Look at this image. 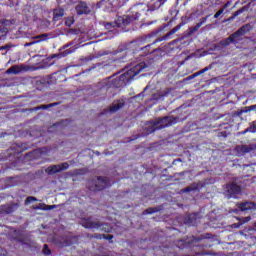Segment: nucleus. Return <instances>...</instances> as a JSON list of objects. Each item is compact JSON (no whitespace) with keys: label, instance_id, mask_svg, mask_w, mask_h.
<instances>
[{"label":"nucleus","instance_id":"15","mask_svg":"<svg viewBox=\"0 0 256 256\" xmlns=\"http://www.w3.org/2000/svg\"><path fill=\"white\" fill-rule=\"evenodd\" d=\"M49 37V34L36 35L33 37V41L27 42L24 44V47H31L32 45H37V43H41V41H45Z\"/></svg>","mask_w":256,"mask_h":256},{"label":"nucleus","instance_id":"49","mask_svg":"<svg viewBox=\"0 0 256 256\" xmlns=\"http://www.w3.org/2000/svg\"><path fill=\"white\" fill-rule=\"evenodd\" d=\"M148 25H153V22L148 23Z\"/></svg>","mask_w":256,"mask_h":256},{"label":"nucleus","instance_id":"20","mask_svg":"<svg viewBox=\"0 0 256 256\" xmlns=\"http://www.w3.org/2000/svg\"><path fill=\"white\" fill-rule=\"evenodd\" d=\"M121 61L119 58H109L108 63H105L103 65V69H108V71H112V69H115L116 63Z\"/></svg>","mask_w":256,"mask_h":256},{"label":"nucleus","instance_id":"18","mask_svg":"<svg viewBox=\"0 0 256 256\" xmlns=\"http://www.w3.org/2000/svg\"><path fill=\"white\" fill-rule=\"evenodd\" d=\"M25 70V66L13 65L6 70L7 75H19L21 71Z\"/></svg>","mask_w":256,"mask_h":256},{"label":"nucleus","instance_id":"40","mask_svg":"<svg viewBox=\"0 0 256 256\" xmlns=\"http://www.w3.org/2000/svg\"><path fill=\"white\" fill-rule=\"evenodd\" d=\"M255 109H256V104L248 107L249 111H255Z\"/></svg>","mask_w":256,"mask_h":256},{"label":"nucleus","instance_id":"30","mask_svg":"<svg viewBox=\"0 0 256 256\" xmlns=\"http://www.w3.org/2000/svg\"><path fill=\"white\" fill-rule=\"evenodd\" d=\"M243 11H245V7H242L240 9H238L237 11H235L232 15V17L229 18V20L231 21V19H235V17H239V15H241V13H243Z\"/></svg>","mask_w":256,"mask_h":256},{"label":"nucleus","instance_id":"7","mask_svg":"<svg viewBox=\"0 0 256 256\" xmlns=\"http://www.w3.org/2000/svg\"><path fill=\"white\" fill-rule=\"evenodd\" d=\"M110 183V180L106 176H96L95 179L89 182L88 189L94 192L103 191L111 185Z\"/></svg>","mask_w":256,"mask_h":256},{"label":"nucleus","instance_id":"31","mask_svg":"<svg viewBox=\"0 0 256 256\" xmlns=\"http://www.w3.org/2000/svg\"><path fill=\"white\" fill-rule=\"evenodd\" d=\"M74 23H75V18H73V16L66 18V21H65L66 27H71Z\"/></svg>","mask_w":256,"mask_h":256},{"label":"nucleus","instance_id":"33","mask_svg":"<svg viewBox=\"0 0 256 256\" xmlns=\"http://www.w3.org/2000/svg\"><path fill=\"white\" fill-rule=\"evenodd\" d=\"M7 37V28H0V39H5Z\"/></svg>","mask_w":256,"mask_h":256},{"label":"nucleus","instance_id":"22","mask_svg":"<svg viewBox=\"0 0 256 256\" xmlns=\"http://www.w3.org/2000/svg\"><path fill=\"white\" fill-rule=\"evenodd\" d=\"M113 237L114 236L111 234L105 235L100 233L90 235V239H106V241H110V243H113Z\"/></svg>","mask_w":256,"mask_h":256},{"label":"nucleus","instance_id":"17","mask_svg":"<svg viewBox=\"0 0 256 256\" xmlns=\"http://www.w3.org/2000/svg\"><path fill=\"white\" fill-rule=\"evenodd\" d=\"M236 207L239 209V211H251L253 207H255V203L253 202H237Z\"/></svg>","mask_w":256,"mask_h":256},{"label":"nucleus","instance_id":"39","mask_svg":"<svg viewBox=\"0 0 256 256\" xmlns=\"http://www.w3.org/2000/svg\"><path fill=\"white\" fill-rule=\"evenodd\" d=\"M7 255V250L0 248V256H5Z\"/></svg>","mask_w":256,"mask_h":256},{"label":"nucleus","instance_id":"48","mask_svg":"<svg viewBox=\"0 0 256 256\" xmlns=\"http://www.w3.org/2000/svg\"><path fill=\"white\" fill-rule=\"evenodd\" d=\"M229 5V3H226L224 7H227Z\"/></svg>","mask_w":256,"mask_h":256},{"label":"nucleus","instance_id":"19","mask_svg":"<svg viewBox=\"0 0 256 256\" xmlns=\"http://www.w3.org/2000/svg\"><path fill=\"white\" fill-rule=\"evenodd\" d=\"M235 151L239 155H246V153H250V151H253V147L249 145H238L236 146Z\"/></svg>","mask_w":256,"mask_h":256},{"label":"nucleus","instance_id":"13","mask_svg":"<svg viewBox=\"0 0 256 256\" xmlns=\"http://www.w3.org/2000/svg\"><path fill=\"white\" fill-rule=\"evenodd\" d=\"M80 225L84 227V229H99V227H103V224L99 222L91 221V218L82 219Z\"/></svg>","mask_w":256,"mask_h":256},{"label":"nucleus","instance_id":"36","mask_svg":"<svg viewBox=\"0 0 256 256\" xmlns=\"http://www.w3.org/2000/svg\"><path fill=\"white\" fill-rule=\"evenodd\" d=\"M224 11H225V8H221L219 11H217L214 14V19H219V17H221V15H223Z\"/></svg>","mask_w":256,"mask_h":256},{"label":"nucleus","instance_id":"44","mask_svg":"<svg viewBox=\"0 0 256 256\" xmlns=\"http://www.w3.org/2000/svg\"><path fill=\"white\" fill-rule=\"evenodd\" d=\"M169 95V92H165L162 97H167Z\"/></svg>","mask_w":256,"mask_h":256},{"label":"nucleus","instance_id":"51","mask_svg":"<svg viewBox=\"0 0 256 256\" xmlns=\"http://www.w3.org/2000/svg\"><path fill=\"white\" fill-rule=\"evenodd\" d=\"M251 1H256V0H251Z\"/></svg>","mask_w":256,"mask_h":256},{"label":"nucleus","instance_id":"6","mask_svg":"<svg viewBox=\"0 0 256 256\" xmlns=\"http://www.w3.org/2000/svg\"><path fill=\"white\" fill-rule=\"evenodd\" d=\"M203 239H213V234L205 233L199 237H193V240H176L174 244L176 245V247H178V249L183 251V249H191V247H195L194 243L203 241Z\"/></svg>","mask_w":256,"mask_h":256},{"label":"nucleus","instance_id":"21","mask_svg":"<svg viewBox=\"0 0 256 256\" xmlns=\"http://www.w3.org/2000/svg\"><path fill=\"white\" fill-rule=\"evenodd\" d=\"M207 19H209V15L201 18L199 23L189 29L190 33H197V31H199V29H201V27L207 22Z\"/></svg>","mask_w":256,"mask_h":256},{"label":"nucleus","instance_id":"10","mask_svg":"<svg viewBox=\"0 0 256 256\" xmlns=\"http://www.w3.org/2000/svg\"><path fill=\"white\" fill-rule=\"evenodd\" d=\"M74 43L73 42H69L65 45H63L61 48H60V51L62 52H59L57 54H53L51 56V59H63V57H67V55H71V53H75V50L78 48V47H75L73 49H68V47H73Z\"/></svg>","mask_w":256,"mask_h":256},{"label":"nucleus","instance_id":"43","mask_svg":"<svg viewBox=\"0 0 256 256\" xmlns=\"http://www.w3.org/2000/svg\"><path fill=\"white\" fill-rule=\"evenodd\" d=\"M224 129H229V124H220L219 127H223Z\"/></svg>","mask_w":256,"mask_h":256},{"label":"nucleus","instance_id":"3","mask_svg":"<svg viewBox=\"0 0 256 256\" xmlns=\"http://www.w3.org/2000/svg\"><path fill=\"white\" fill-rule=\"evenodd\" d=\"M177 123H181V118L179 116H165L162 118H158L156 121H150V127H146V133L151 135V133H155L159 129H165L171 125H177Z\"/></svg>","mask_w":256,"mask_h":256},{"label":"nucleus","instance_id":"46","mask_svg":"<svg viewBox=\"0 0 256 256\" xmlns=\"http://www.w3.org/2000/svg\"><path fill=\"white\" fill-rule=\"evenodd\" d=\"M39 1H41L42 3H47V1L49 0H39Z\"/></svg>","mask_w":256,"mask_h":256},{"label":"nucleus","instance_id":"35","mask_svg":"<svg viewBox=\"0 0 256 256\" xmlns=\"http://www.w3.org/2000/svg\"><path fill=\"white\" fill-rule=\"evenodd\" d=\"M33 201H37V198L34 196H28L25 200V205H29L30 203H33Z\"/></svg>","mask_w":256,"mask_h":256},{"label":"nucleus","instance_id":"37","mask_svg":"<svg viewBox=\"0 0 256 256\" xmlns=\"http://www.w3.org/2000/svg\"><path fill=\"white\" fill-rule=\"evenodd\" d=\"M197 188H191V187H186L182 190L183 193H191V191H195Z\"/></svg>","mask_w":256,"mask_h":256},{"label":"nucleus","instance_id":"29","mask_svg":"<svg viewBox=\"0 0 256 256\" xmlns=\"http://www.w3.org/2000/svg\"><path fill=\"white\" fill-rule=\"evenodd\" d=\"M57 105H60V102H54V103H50V104H46V105H41L38 107V109H51V107H57Z\"/></svg>","mask_w":256,"mask_h":256},{"label":"nucleus","instance_id":"45","mask_svg":"<svg viewBox=\"0 0 256 256\" xmlns=\"http://www.w3.org/2000/svg\"><path fill=\"white\" fill-rule=\"evenodd\" d=\"M189 59H191V55L187 56L185 61H189Z\"/></svg>","mask_w":256,"mask_h":256},{"label":"nucleus","instance_id":"4","mask_svg":"<svg viewBox=\"0 0 256 256\" xmlns=\"http://www.w3.org/2000/svg\"><path fill=\"white\" fill-rule=\"evenodd\" d=\"M253 29L250 23L243 25L236 32L232 33L228 38L222 39L219 42L221 47H229V45H237L239 41H243V35H247Z\"/></svg>","mask_w":256,"mask_h":256},{"label":"nucleus","instance_id":"9","mask_svg":"<svg viewBox=\"0 0 256 256\" xmlns=\"http://www.w3.org/2000/svg\"><path fill=\"white\" fill-rule=\"evenodd\" d=\"M242 191L241 187L235 182H230L225 185V195L227 199H237V196L241 195Z\"/></svg>","mask_w":256,"mask_h":256},{"label":"nucleus","instance_id":"47","mask_svg":"<svg viewBox=\"0 0 256 256\" xmlns=\"http://www.w3.org/2000/svg\"><path fill=\"white\" fill-rule=\"evenodd\" d=\"M246 221H251V217H247V218H246Z\"/></svg>","mask_w":256,"mask_h":256},{"label":"nucleus","instance_id":"8","mask_svg":"<svg viewBox=\"0 0 256 256\" xmlns=\"http://www.w3.org/2000/svg\"><path fill=\"white\" fill-rule=\"evenodd\" d=\"M97 9H103L107 13H113V11H117L122 4L119 0H100L96 3Z\"/></svg>","mask_w":256,"mask_h":256},{"label":"nucleus","instance_id":"12","mask_svg":"<svg viewBox=\"0 0 256 256\" xmlns=\"http://www.w3.org/2000/svg\"><path fill=\"white\" fill-rule=\"evenodd\" d=\"M19 209V203H12L9 205L0 206V215H11L14 211Z\"/></svg>","mask_w":256,"mask_h":256},{"label":"nucleus","instance_id":"1","mask_svg":"<svg viewBox=\"0 0 256 256\" xmlns=\"http://www.w3.org/2000/svg\"><path fill=\"white\" fill-rule=\"evenodd\" d=\"M147 67V64L145 62H140L134 64L130 69H128L125 73L119 76L118 79H114L111 87H114L115 89H119L123 84L127 85L133 78L137 77Z\"/></svg>","mask_w":256,"mask_h":256},{"label":"nucleus","instance_id":"25","mask_svg":"<svg viewBox=\"0 0 256 256\" xmlns=\"http://www.w3.org/2000/svg\"><path fill=\"white\" fill-rule=\"evenodd\" d=\"M184 223L186 225H191L192 227L197 225V214H189L186 218Z\"/></svg>","mask_w":256,"mask_h":256},{"label":"nucleus","instance_id":"41","mask_svg":"<svg viewBox=\"0 0 256 256\" xmlns=\"http://www.w3.org/2000/svg\"><path fill=\"white\" fill-rule=\"evenodd\" d=\"M196 255H211L209 252H197Z\"/></svg>","mask_w":256,"mask_h":256},{"label":"nucleus","instance_id":"5","mask_svg":"<svg viewBox=\"0 0 256 256\" xmlns=\"http://www.w3.org/2000/svg\"><path fill=\"white\" fill-rule=\"evenodd\" d=\"M145 9H147V6L144 3L135 4L128 10L127 15L119 18V21H121L124 27H127V25H131L133 21H137V19H139V17L145 13Z\"/></svg>","mask_w":256,"mask_h":256},{"label":"nucleus","instance_id":"11","mask_svg":"<svg viewBox=\"0 0 256 256\" xmlns=\"http://www.w3.org/2000/svg\"><path fill=\"white\" fill-rule=\"evenodd\" d=\"M69 169V163L63 162L61 164L50 165L45 169L47 175H55L56 173H61V171H67Z\"/></svg>","mask_w":256,"mask_h":256},{"label":"nucleus","instance_id":"28","mask_svg":"<svg viewBox=\"0 0 256 256\" xmlns=\"http://www.w3.org/2000/svg\"><path fill=\"white\" fill-rule=\"evenodd\" d=\"M159 211V208L157 207H150L143 211V215H153V213H157Z\"/></svg>","mask_w":256,"mask_h":256},{"label":"nucleus","instance_id":"24","mask_svg":"<svg viewBox=\"0 0 256 256\" xmlns=\"http://www.w3.org/2000/svg\"><path fill=\"white\" fill-rule=\"evenodd\" d=\"M210 69H213V66L211 64L209 66H206L202 70H199L198 72L188 76L187 81H191V79H195V77H199V75H203V73H207V71H210Z\"/></svg>","mask_w":256,"mask_h":256},{"label":"nucleus","instance_id":"50","mask_svg":"<svg viewBox=\"0 0 256 256\" xmlns=\"http://www.w3.org/2000/svg\"><path fill=\"white\" fill-rule=\"evenodd\" d=\"M135 139H139V136H136V138Z\"/></svg>","mask_w":256,"mask_h":256},{"label":"nucleus","instance_id":"42","mask_svg":"<svg viewBox=\"0 0 256 256\" xmlns=\"http://www.w3.org/2000/svg\"><path fill=\"white\" fill-rule=\"evenodd\" d=\"M145 5H151L153 3V0H143Z\"/></svg>","mask_w":256,"mask_h":256},{"label":"nucleus","instance_id":"16","mask_svg":"<svg viewBox=\"0 0 256 256\" xmlns=\"http://www.w3.org/2000/svg\"><path fill=\"white\" fill-rule=\"evenodd\" d=\"M123 107H125V100H116L110 106L109 111L110 113H117V111L123 109Z\"/></svg>","mask_w":256,"mask_h":256},{"label":"nucleus","instance_id":"2","mask_svg":"<svg viewBox=\"0 0 256 256\" xmlns=\"http://www.w3.org/2000/svg\"><path fill=\"white\" fill-rule=\"evenodd\" d=\"M182 26H183V23L178 24L176 27H174L171 31H169L163 37L156 39L151 44L141 47L140 48V51H141L140 56L147 57V55H151V53H158L159 55H163V53H165V51H163V48H159V47L155 48V44L161 43V41H167V39H171V37H173V35H175L177 33V31H179L181 29Z\"/></svg>","mask_w":256,"mask_h":256},{"label":"nucleus","instance_id":"32","mask_svg":"<svg viewBox=\"0 0 256 256\" xmlns=\"http://www.w3.org/2000/svg\"><path fill=\"white\" fill-rule=\"evenodd\" d=\"M245 133H256V121H254L253 125L245 130Z\"/></svg>","mask_w":256,"mask_h":256},{"label":"nucleus","instance_id":"14","mask_svg":"<svg viewBox=\"0 0 256 256\" xmlns=\"http://www.w3.org/2000/svg\"><path fill=\"white\" fill-rule=\"evenodd\" d=\"M76 13L77 15H89L91 14V8L89 7V5H87L86 2H79L76 7Z\"/></svg>","mask_w":256,"mask_h":256},{"label":"nucleus","instance_id":"38","mask_svg":"<svg viewBox=\"0 0 256 256\" xmlns=\"http://www.w3.org/2000/svg\"><path fill=\"white\" fill-rule=\"evenodd\" d=\"M217 137H223L225 139L227 137V131L218 132Z\"/></svg>","mask_w":256,"mask_h":256},{"label":"nucleus","instance_id":"34","mask_svg":"<svg viewBox=\"0 0 256 256\" xmlns=\"http://www.w3.org/2000/svg\"><path fill=\"white\" fill-rule=\"evenodd\" d=\"M42 253H43L44 255H51V249H49V245L44 244Z\"/></svg>","mask_w":256,"mask_h":256},{"label":"nucleus","instance_id":"27","mask_svg":"<svg viewBox=\"0 0 256 256\" xmlns=\"http://www.w3.org/2000/svg\"><path fill=\"white\" fill-rule=\"evenodd\" d=\"M56 207H57L56 205L39 204L38 209H41L42 211H51Z\"/></svg>","mask_w":256,"mask_h":256},{"label":"nucleus","instance_id":"23","mask_svg":"<svg viewBox=\"0 0 256 256\" xmlns=\"http://www.w3.org/2000/svg\"><path fill=\"white\" fill-rule=\"evenodd\" d=\"M65 15V9L55 8L53 11V21H61V18Z\"/></svg>","mask_w":256,"mask_h":256},{"label":"nucleus","instance_id":"26","mask_svg":"<svg viewBox=\"0 0 256 256\" xmlns=\"http://www.w3.org/2000/svg\"><path fill=\"white\" fill-rule=\"evenodd\" d=\"M165 3H167V0H156L154 4L151 5V9H153V11H155V9H160Z\"/></svg>","mask_w":256,"mask_h":256}]
</instances>
